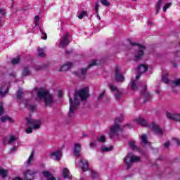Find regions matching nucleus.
Segmentation results:
<instances>
[{
  "mask_svg": "<svg viewBox=\"0 0 180 180\" xmlns=\"http://www.w3.org/2000/svg\"><path fill=\"white\" fill-rule=\"evenodd\" d=\"M88 92H89V88L85 87L75 92L74 100L70 97L69 117H75L77 110H78V106H79V102L85 101L88 98Z\"/></svg>",
  "mask_w": 180,
  "mask_h": 180,
  "instance_id": "1",
  "label": "nucleus"
},
{
  "mask_svg": "<svg viewBox=\"0 0 180 180\" xmlns=\"http://www.w3.org/2000/svg\"><path fill=\"white\" fill-rule=\"evenodd\" d=\"M34 92L37 94V101L44 99L45 105L51 106L54 103V98L50 94L49 91L45 89H35Z\"/></svg>",
  "mask_w": 180,
  "mask_h": 180,
  "instance_id": "2",
  "label": "nucleus"
},
{
  "mask_svg": "<svg viewBox=\"0 0 180 180\" xmlns=\"http://www.w3.org/2000/svg\"><path fill=\"white\" fill-rule=\"evenodd\" d=\"M134 122L137 123V124H140V126H143V127H149V129H151V130L154 131L155 134H157L158 136H161L164 133V131H162L157 124L153 122L151 124H148L147 121L141 117L136 118Z\"/></svg>",
  "mask_w": 180,
  "mask_h": 180,
  "instance_id": "3",
  "label": "nucleus"
},
{
  "mask_svg": "<svg viewBox=\"0 0 180 180\" xmlns=\"http://www.w3.org/2000/svg\"><path fill=\"white\" fill-rule=\"evenodd\" d=\"M26 122L28 126H32V127L27 129L26 133H27V134H30L33 130H37L40 129V126H41V121L40 120H33L32 117H27Z\"/></svg>",
  "mask_w": 180,
  "mask_h": 180,
  "instance_id": "4",
  "label": "nucleus"
},
{
  "mask_svg": "<svg viewBox=\"0 0 180 180\" xmlns=\"http://www.w3.org/2000/svg\"><path fill=\"white\" fill-rule=\"evenodd\" d=\"M123 122V117H120L115 119V124L112 125L110 129V139H113V137H116V136H119V133H120V126L117 123H122Z\"/></svg>",
  "mask_w": 180,
  "mask_h": 180,
  "instance_id": "5",
  "label": "nucleus"
},
{
  "mask_svg": "<svg viewBox=\"0 0 180 180\" xmlns=\"http://www.w3.org/2000/svg\"><path fill=\"white\" fill-rule=\"evenodd\" d=\"M123 161L124 164L128 167L127 169H129L130 167L134 164V162H140V161H141V158L140 156H136L131 153H129L124 158Z\"/></svg>",
  "mask_w": 180,
  "mask_h": 180,
  "instance_id": "6",
  "label": "nucleus"
},
{
  "mask_svg": "<svg viewBox=\"0 0 180 180\" xmlns=\"http://www.w3.org/2000/svg\"><path fill=\"white\" fill-rule=\"evenodd\" d=\"M129 44H131V46H137L138 49H139V51L137 53V54L135 56V58L136 60H139V58H140L141 57H143V54H144V50H146V47L143 45H140L139 44H135V43H132L131 40L129 39L128 40Z\"/></svg>",
  "mask_w": 180,
  "mask_h": 180,
  "instance_id": "7",
  "label": "nucleus"
},
{
  "mask_svg": "<svg viewBox=\"0 0 180 180\" xmlns=\"http://www.w3.org/2000/svg\"><path fill=\"white\" fill-rule=\"evenodd\" d=\"M36 174H37V169H27L24 172V179L33 180L34 179V176H36Z\"/></svg>",
  "mask_w": 180,
  "mask_h": 180,
  "instance_id": "8",
  "label": "nucleus"
},
{
  "mask_svg": "<svg viewBox=\"0 0 180 180\" xmlns=\"http://www.w3.org/2000/svg\"><path fill=\"white\" fill-rule=\"evenodd\" d=\"M70 44V34H65L60 40L58 47L60 49H64Z\"/></svg>",
  "mask_w": 180,
  "mask_h": 180,
  "instance_id": "9",
  "label": "nucleus"
},
{
  "mask_svg": "<svg viewBox=\"0 0 180 180\" xmlns=\"http://www.w3.org/2000/svg\"><path fill=\"white\" fill-rule=\"evenodd\" d=\"M110 89L112 91V92L115 93V99L117 101H120L122 98V91L119 90L116 86L110 84Z\"/></svg>",
  "mask_w": 180,
  "mask_h": 180,
  "instance_id": "10",
  "label": "nucleus"
},
{
  "mask_svg": "<svg viewBox=\"0 0 180 180\" xmlns=\"http://www.w3.org/2000/svg\"><path fill=\"white\" fill-rule=\"evenodd\" d=\"M115 81H117V82H123V81H124V77H123V75H122V74L120 73V68L119 67H116L115 68Z\"/></svg>",
  "mask_w": 180,
  "mask_h": 180,
  "instance_id": "11",
  "label": "nucleus"
},
{
  "mask_svg": "<svg viewBox=\"0 0 180 180\" xmlns=\"http://www.w3.org/2000/svg\"><path fill=\"white\" fill-rule=\"evenodd\" d=\"M61 172H62V176L65 178V179H68L71 180L72 179V175L70 172V170L67 167H63L61 169Z\"/></svg>",
  "mask_w": 180,
  "mask_h": 180,
  "instance_id": "12",
  "label": "nucleus"
},
{
  "mask_svg": "<svg viewBox=\"0 0 180 180\" xmlns=\"http://www.w3.org/2000/svg\"><path fill=\"white\" fill-rule=\"evenodd\" d=\"M141 99H143L144 102H147L148 101H150L151 99V94L148 91H147V88L146 87L143 88Z\"/></svg>",
  "mask_w": 180,
  "mask_h": 180,
  "instance_id": "13",
  "label": "nucleus"
},
{
  "mask_svg": "<svg viewBox=\"0 0 180 180\" xmlns=\"http://www.w3.org/2000/svg\"><path fill=\"white\" fill-rule=\"evenodd\" d=\"M73 154L75 157H79L81 155V143H75Z\"/></svg>",
  "mask_w": 180,
  "mask_h": 180,
  "instance_id": "14",
  "label": "nucleus"
},
{
  "mask_svg": "<svg viewBox=\"0 0 180 180\" xmlns=\"http://www.w3.org/2000/svg\"><path fill=\"white\" fill-rule=\"evenodd\" d=\"M148 70V68L145 65H141L138 68V75L136 77V79H139L140 78V74H144L146 71Z\"/></svg>",
  "mask_w": 180,
  "mask_h": 180,
  "instance_id": "15",
  "label": "nucleus"
},
{
  "mask_svg": "<svg viewBox=\"0 0 180 180\" xmlns=\"http://www.w3.org/2000/svg\"><path fill=\"white\" fill-rule=\"evenodd\" d=\"M79 166L82 169V171H86L89 167L88 160L84 159L81 160L79 162Z\"/></svg>",
  "mask_w": 180,
  "mask_h": 180,
  "instance_id": "16",
  "label": "nucleus"
},
{
  "mask_svg": "<svg viewBox=\"0 0 180 180\" xmlns=\"http://www.w3.org/2000/svg\"><path fill=\"white\" fill-rule=\"evenodd\" d=\"M166 116L167 119H170L171 120H179L180 115L179 114H174L169 112H166Z\"/></svg>",
  "mask_w": 180,
  "mask_h": 180,
  "instance_id": "17",
  "label": "nucleus"
},
{
  "mask_svg": "<svg viewBox=\"0 0 180 180\" xmlns=\"http://www.w3.org/2000/svg\"><path fill=\"white\" fill-rule=\"evenodd\" d=\"M51 158L56 161H60L61 160V151L56 150L51 154Z\"/></svg>",
  "mask_w": 180,
  "mask_h": 180,
  "instance_id": "18",
  "label": "nucleus"
},
{
  "mask_svg": "<svg viewBox=\"0 0 180 180\" xmlns=\"http://www.w3.org/2000/svg\"><path fill=\"white\" fill-rule=\"evenodd\" d=\"M141 139V144L143 147H146V146H150V142H148V140H147V135L143 134L141 136H140Z\"/></svg>",
  "mask_w": 180,
  "mask_h": 180,
  "instance_id": "19",
  "label": "nucleus"
},
{
  "mask_svg": "<svg viewBox=\"0 0 180 180\" xmlns=\"http://www.w3.org/2000/svg\"><path fill=\"white\" fill-rule=\"evenodd\" d=\"M86 70H88V68L82 69L80 72H74V74L75 75L79 77L81 79H84L85 78V75H86Z\"/></svg>",
  "mask_w": 180,
  "mask_h": 180,
  "instance_id": "20",
  "label": "nucleus"
},
{
  "mask_svg": "<svg viewBox=\"0 0 180 180\" xmlns=\"http://www.w3.org/2000/svg\"><path fill=\"white\" fill-rule=\"evenodd\" d=\"M42 174L47 180H56V177L53 176L49 171H44L42 172Z\"/></svg>",
  "mask_w": 180,
  "mask_h": 180,
  "instance_id": "21",
  "label": "nucleus"
},
{
  "mask_svg": "<svg viewBox=\"0 0 180 180\" xmlns=\"http://www.w3.org/2000/svg\"><path fill=\"white\" fill-rule=\"evenodd\" d=\"M129 147L134 151H139L140 150V148L138 147L137 145H136V142H134V141H129Z\"/></svg>",
  "mask_w": 180,
  "mask_h": 180,
  "instance_id": "22",
  "label": "nucleus"
},
{
  "mask_svg": "<svg viewBox=\"0 0 180 180\" xmlns=\"http://www.w3.org/2000/svg\"><path fill=\"white\" fill-rule=\"evenodd\" d=\"M33 161H34V155L33 153L30 155L28 160L25 162V167H29V165H32L33 164Z\"/></svg>",
  "mask_w": 180,
  "mask_h": 180,
  "instance_id": "23",
  "label": "nucleus"
},
{
  "mask_svg": "<svg viewBox=\"0 0 180 180\" xmlns=\"http://www.w3.org/2000/svg\"><path fill=\"white\" fill-rule=\"evenodd\" d=\"M71 67H72V64L71 63H67L66 64L63 65L59 69V71H60V72L68 71V70H70V68H71Z\"/></svg>",
  "mask_w": 180,
  "mask_h": 180,
  "instance_id": "24",
  "label": "nucleus"
},
{
  "mask_svg": "<svg viewBox=\"0 0 180 180\" xmlns=\"http://www.w3.org/2000/svg\"><path fill=\"white\" fill-rule=\"evenodd\" d=\"M0 176L2 178H6L8 176V170L4 169L0 166Z\"/></svg>",
  "mask_w": 180,
  "mask_h": 180,
  "instance_id": "25",
  "label": "nucleus"
},
{
  "mask_svg": "<svg viewBox=\"0 0 180 180\" xmlns=\"http://www.w3.org/2000/svg\"><path fill=\"white\" fill-rule=\"evenodd\" d=\"M16 140V137L15 136H10V139H6L4 140V144H9L11 143H13Z\"/></svg>",
  "mask_w": 180,
  "mask_h": 180,
  "instance_id": "26",
  "label": "nucleus"
},
{
  "mask_svg": "<svg viewBox=\"0 0 180 180\" xmlns=\"http://www.w3.org/2000/svg\"><path fill=\"white\" fill-rule=\"evenodd\" d=\"M9 89H8V87L2 86L0 88V96H4L6 94H8Z\"/></svg>",
  "mask_w": 180,
  "mask_h": 180,
  "instance_id": "27",
  "label": "nucleus"
},
{
  "mask_svg": "<svg viewBox=\"0 0 180 180\" xmlns=\"http://www.w3.org/2000/svg\"><path fill=\"white\" fill-rule=\"evenodd\" d=\"M113 150V146L106 147L105 146H101L102 153H108Z\"/></svg>",
  "mask_w": 180,
  "mask_h": 180,
  "instance_id": "28",
  "label": "nucleus"
},
{
  "mask_svg": "<svg viewBox=\"0 0 180 180\" xmlns=\"http://www.w3.org/2000/svg\"><path fill=\"white\" fill-rule=\"evenodd\" d=\"M27 75H30V70L27 67H25L22 70V77H27Z\"/></svg>",
  "mask_w": 180,
  "mask_h": 180,
  "instance_id": "29",
  "label": "nucleus"
},
{
  "mask_svg": "<svg viewBox=\"0 0 180 180\" xmlns=\"http://www.w3.org/2000/svg\"><path fill=\"white\" fill-rule=\"evenodd\" d=\"M162 3H163L162 0H158V3L156 4V11H155L156 15L160 11V9L161 8V6L162 5Z\"/></svg>",
  "mask_w": 180,
  "mask_h": 180,
  "instance_id": "30",
  "label": "nucleus"
},
{
  "mask_svg": "<svg viewBox=\"0 0 180 180\" xmlns=\"http://www.w3.org/2000/svg\"><path fill=\"white\" fill-rule=\"evenodd\" d=\"M5 15H6V11H5V9L0 8V26L2 18H5Z\"/></svg>",
  "mask_w": 180,
  "mask_h": 180,
  "instance_id": "31",
  "label": "nucleus"
},
{
  "mask_svg": "<svg viewBox=\"0 0 180 180\" xmlns=\"http://www.w3.org/2000/svg\"><path fill=\"white\" fill-rule=\"evenodd\" d=\"M97 141H98V143H105V141H106V136L104 135L98 136L97 137Z\"/></svg>",
  "mask_w": 180,
  "mask_h": 180,
  "instance_id": "32",
  "label": "nucleus"
},
{
  "mask_svg": "<svg viewBox=\"0 0 180 180\" xmlns=\"http://www.w3.org/2000/svg\"><path fill=\"white\" fill-rule=\"evenodd\" d=\"M22 95H23V89L20 88L17 91V99H22Z\"/></svg>",
  "mask_w": 180,
  "mask_h": 180,
  "instance_id": "33",
  "label": "nucleus"
},
{
  "mask_svg": "<svg viewBox=\"0 0 180 180\" xmlns=\"http://www.w3.org/2000/svg\"><path fill=\"white\" fill-rule=\"evenodd\" d=\"M87 12H86V11H82L80 14H79V15H78V18H79V19H84V18H85V16H86V15H87Z\"/></svg>",
  "mask_w": 180,
  "mask_h": 180,
  "instance_id": "34",
  "label": "nucleus"
},
{
  "mask_svg": "<svg viewBox=\"0 0 180 180\" xmlns=\"http://www.w3.org/2000/svg\"><path fill=\"white\" fill-rule=\"evenodd\" d=\"M131 88L133 91H137V85L136 84V81L131 82Z\"/></svg>",
  "mask_w": 180,
  "mask_h": 180,
  "instance_id": "35",
  "label": "nucleus"
},
{
  "mask_svg": "<svg viewBox=\"0 0 180 180\" xmlns=\"http://www.w3.org/2000/svg\"><path fill=\"white\" fill-rule=\"evenodd\" d=\"M19 61H20V58L18 57V58H13L11 60V64L13 65L19 64Z\"/></svg>",
  "mask_w": 180,
  "mask_h": 180,
  "instance_id": "36",
  "label": "nucleus"
},
{
  "mask_svg": "<svg viewBox=\"0 0 180 180\" xmlns=\"http://www.w3.org/2000/svg\"><path fill=\"white\" fill-rule=\"evenodd\" d=\"M97 65H98V60H93L90 62V64H89V68H90V67H94Z\"/></svg>",
  "mask_w": 180,
  "mask_h": 180,
  "instance_id": "37",
  "label": "nucleus"
},
{
  "mask_svg": "<svg viewBox=\"0 0 180 180\" xmlns=\"http://www.w3.org/2000/svg\"><path fill=\"white\" fill-rule=\"evenodd\" d=\"M39 30L41 33L43 34L41 39H43L44 40H47V34L44 33V32H43V30L41 27H39Z\"/></svg>",
  "mask_w": 180,
  "mask_h": 180,
  "instance_id": "38",
  "label": "nucleus"
},
{
  "mask_svg": "<svg viewBox=\"0 0 180 180\" xmlns=\"http://www.w3.org/2000/svg\"><path fill=\"white\" fill-rule=\"evenodd\" d=\"M101 2L103 6H109L110 3L108 0H101Z\"/></svg>",
  "mask_w": 180,
  "mask_h": 180,
  "instance_id": "39",
  "label": "nucleus"
},
{
  "mask_svg": "<svg viewBox=\"0 0 180 180\" xmlns=\"http://www.w3.org/2000/svg\"><path fill=\"white\" fill-rule=\"evenodd\" d=\"M162 81L165 82V84H168V75H166L162 77Z\"/></svg>",
  "mask_w": 180,
  "mask_h": 180,
  "instance_id": "40",
  "label": "nucleus"
},
{
  "mask_svg": "<svg viewBox=\"0 0 180 180\" xmlns=\"http://www.w3.org/2000/svg\"><path fill=\"white\" fill-rule=\"evenodd\" d=\"M6 120H8L9 122H11V118H9V117H3L0 118V121L2 122H6Z\"/></svg>",
  "mask_w": 180,
  "mask_h": 180,
  "instance_id": "41",
  "label": "nucleus"
},
{
  "mask_svg": "<svg viewBox=\"0 0 180 180\" xmlns=\"http://www.w3.org/2000/svg\"><path fill=\"white\" fill-rule=\"evenodd\" d=\"M39 20H40V17H39L38 15L35 16V18L34 19L35 27H37V25H39Z\"/></svg>",
  "mask_w": 180,
  "mask_h": 180,
  "instance_id": "42",
  "label": "nucleus"
},
{
  "mask_svg": "<svg viewBox=\"0 0 180 180\" xmlns=\"http://www.w3.org/2000/svg\"><path fill=\"white\" fill-rule=\"evenodd\" d=\"M91 172V178H96V176H98V173L96 172L94 170H90Z\"/></svg>",
  "mask_w": 180,
  "mask_h": 180,
  "instance_id": "43",
  "label": "nucleus"
},
{
  "mask_svg": "<svg viewBox=\"0 0 180 180\" xmlns=\"http://www.w3.org/2000/svg\"><path fill=\"white\" fill-rule=\"evenodd\" d=\"M171 6V3H167L163 7V11L167 12V9H168Z\"/></svg>",
  "mask_w": 180,
  "mask_h": 180,
  "instance_id": "44",
  "label": "nucleus"
},
{
  "mask_svg": "<svg viewBox=\"0 0 180 180\" xmlns=\"http://www.w3.org/2000/svg\"><path fill=\"white\" fill-rule=\"evenodd\" d=\"M173 85H174L175 86H179V85H180V79H177L174 82H173Z\"/></svg>",
  "mask_w": 180,
  "mask_h": 180,
  "instance_id": "45",
  "label": "nucleus"
},
{
  "mask_svg": "<svg viewBox=\"0 0 180 180\" xmlns=\"http://www.w3.org/2000/svg\"><path fill=\"white\" fill-rule=\"evenodd\" d=\"M38 51H39L38 56H39V57H44V52L43 51V49H39L38 50Z\"/></svg>",
  "mask_w": 180,
  "mask_h": 180,
  "instance_id": "46",
  "label": "nucleus"
},
{
  "mask_svg": "<svg viewBox=\"0 0 180 180\" xmlns=\"http://www.w3.org/2000/svg\"><path fill=\"white\" fill-rule=\"evenodd\" d=\"M105 96V92H102L98 97V101H102V98Z\"/></svg>",
  "mask_w": 180,
  "mask_h": 180,
  "instance_id": "47",
  "label": "nucleus"
},
{
  "mask_svg": "<svg viewBox=\"0 0 180 180\" xmlns=\"http://www.w3.org/2000/svg\"><path fill=\"white\" fill-rule=\"evenodd\" d=\"M4 115V108L2 107V103H0V116Z\"/></svg>",
  "mask_w": 180,
  "mask_h": 180,
  "instance_id": "48",
  "label": "nucleus"
},
{
  "mask_svg": "<svg viewBox=\"0 0 180 180\" xmlns=\"http://www.w3.org/2000/svg\"><path fill=\"white\" fill-rule=\"evenodd\" d=\"M95 11H96V13H98V12H99V4L97 3L96 4V6H95Z\"/></svg>",
  "mask_w": 180,
  "mask_h": 180,
  "instance_id": "49",
  "label": "nucleus"
},
{
  "mask_svg": "<svg viewBox=\"0 0 180 180\" xmlns=\"http://www.w3.org/2000/svg\"><path fill=\"white\" fill-rule=\"evenodd\" d=\"M164 147H165V148H168L169 147V142H166V143H165Z\"/></svg>",
  "mask_w": 180,
  "mask_h": 180,
  "instance_id": "50",
  "label": "nucleus"
},
{
  "mask_svg": "<svg viewBox=\"0 0 180 180\" xmlns=\"http://www.w3.org/2000/svg\"><path fill=\"white\" fill-rule=\"evenodd\" d=\"M174 141L176 142V144H177V146H180V140L178 139H175Z\"/></svg>",
  "mask_w": 180,
  "mask_h": 180,
  "instance_id": "51",
  "label": "nucleus"
},
{
  "mask_svg": "<svg viewBox=\"0 0 180 180\" xmlns=\"http://www.w3.org/2000/svg\"><path fill=\"white\" fill-rule=\"evenodd\" d=\"M36 109V106L34 105H30V110L32 111V112H34V110Z\"/></svg>",
  "mask_w": 180,
  "mask_h": 180,
  "instance_id": "52",
  "label": "nucleus"
},
{
  "mask_svg": "<svg viewBox=\"0 0 180 180\" xmlns=\"http://www.w3.org/2000/svg\"><path fill=\"white\" fill-rule=\"evenodd\" d=\"M96 146V143H95V142H91L90 143V147H95Z\"/></svg>",
  "mask_w": 180,
  "mask_h": 180,
  "instance_id": "53",
  "label": "nucleus"
},
{
  "mask_svg": "<svg viewBox=\"0 0 180 180\" xmlns=\"http://www.w3.org/2000/svg\"><path fill=\"white\" fill-rule=\"evenodd\" d=\"M97 18H98V19L99 20H101V16L98 15V13H97Z\"/></svg>",
  "mask_w": 180,
  "mask_h": 180,
  "instance_id": "54",
  "label": "nucleus"
},
{
  "mask_svg": "<svg viewBox=\"0 0 180 180\" xmlns=\"http://www.w3.org/2000/svg\"><path fill=\"white\" fill-rule=\"evenodd\" d=\"M37 70H41V68L39 67Z\"/></svg>",
  "mask_w": 180,
  "mask_h": 180,
  "instance_id": "55",
  "label": "nucleus"
},
{
  "mask_svg": "<svg viewBox=\"0 0 180 180\" xmlns=\"http://www.w3.org/2000/svg\"><path fill=\"white\" fill-rule=\"evenodd\" d=\"M11 151H15V148H12V149H11Z\"/></svg>",
  "mask_w": 180,
  "mask_h": 180,
  "instance_id": "56",
  "label": "nucleus"
},
{
  "mask_svg": "<svg viewBox=\"0 0 180 180\" xmlns=\"http://www.w3.org/2000/svg\"><path fill=\"white\" fill-rule=\"evenodd\" d=\"M148 25H151V22H148Z\"/></svg>",
  "mask_w": 180,
  "mask_h": 180,
  "instance_id": "57",
  "label": "nucleus"
},
{
  "mask_svg": "<svg viewBox=\"0 0 180 180\" xmlns=\"http://www.w3.org/2000/svg\"><path fill=\"white\" fill-rule=\"evenodd\" d=\"M159 93H160V91H158V94H159Z\"/></svg>",
  "mask_w": 180,
  "mask_h": 180,
  "instance_id": "58",
  "label": "nucleus"
}]
</instances>
